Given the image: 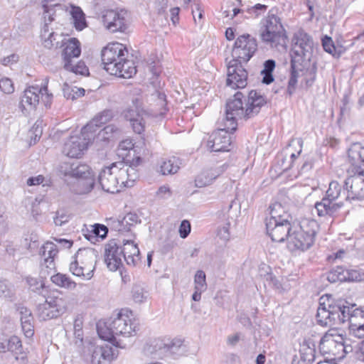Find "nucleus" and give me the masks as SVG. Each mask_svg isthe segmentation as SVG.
Listing matches in <instances>:
<instances>
[{
    "mask_svg": "<svg viewBox=\"0 0 364 364\" xmlns=\"http://www.w3.org/2000/svg\"><path fill=\"white\" fill-rule=\"evenodd\" d=\"M245 97L241 92H237L232 99H229L226 103L225 117L223 122H227L226 127L231 131L237 129L238 119H248L257 115L261 107L266 103L264 97L255 90H251L248 93L245 101V107L243 106L242 99Z\"/></svg>",
    "mask_w": 364,
    "mask_h": 364,
    "instance_id": "nucleus-1",
    "label": "nucleus"
},
{
    "mask_svg": "<svg viewBox=\"0 0 364 364\" xmlns=\"http://www.w3.org/2000/svg\"><path fill=\"white\" fill-rule=\"evenodd\" d=\"M350 162L355 166V175L348 177L344 181L343 193L346 200H361L364 198V178L360 164L364 166V146L360 143L353 144L348 150Z\"/></svg>",
    "mask_w": 364,
    "mask_h": 364,
    "instance_id": "nucleus-2",
    "label": "nucleus"
},
{
    "mask_svg": "<svg viewBox=\"0 0 364 364\" xmlns=\"http://www.w3.org/2000/svg\"><path fill=\"white\" fill-rule=\"evenodd\" d=\"M269 208L270 218L266 221L267 233L272 241L282 242L288 240L293 226L287 218L281 215L282 206L280 203H276Z\"/></svg>",
    "mask_w": 364,
    "mask_h": 364,
    "instance_id": "nucleus-3",
    "label": "nucleus"
},
{
    "mask_svg": "<svg viewBox=\"0 0 364 364\" xmlns=\"http://www.w3.org/2000/svg\"><path fill=\"white\" fill-rule=\"evenodd\" d=\"M314 51L312 38L303 30L296 32L292 38L291 50V67L296 68L298 64L307 63L311 61Z\"/></svg>",
    "mask_w": 364,
    "mask_h": 364,
    "instance_id": "nucleus-4",
    "label": "nucleus"
},
{
    "mask_svg": "<svg viewBox=\"0 0 364 364\" xmlns=\"http://www.w3.org/2000/svg\"><path fill=\"white\" fill-rule=\"evenodd\" d=\"M318 228L315 220L309 221L301 226H293L287 240L289 250L291 252L308 250L314 242Z\"/></svg>",
    "mask_w": 364,
    "mask_h": 364,
    "instance_id": "nucleus-5",
    "label": "nucleus"
},
{
    "mask_svg": "<svg viewBox=\"0 0 364 364\" xmlns=\"http://www.w3.org/2000/svg\"><path fill=\"white\" fill-rule=\"evenodd\" d=\"M97 252L92 248L79 249L70 264L69 270L75 277L90 280L94 274Z\"/></svg>",
    "mask_w": 364,
    "mask_h": 364,
    "instance_id": "nucleus-6",
    "label": "nucleus"
},
{
    "mask_svg": "<svg viewBox=\"0 0 364 364\" xmlns=\"http://www.w3.org/2000/svg\"><path fill=\"white\" fill-rule=\"evenodd\" d=\"M129 314H132V312L127 309H122L109 324V336H102L98 330L100 336L104 340L115 342L117 346L124 348L117 341L116 336L130 337L134 336L137 331L136 324L132 321Z\"/></svg>",
    "mask_w": 364,
    "mask_h": 364,
    "instance_id": "nucleus-7",
    "label": "nucleus"
},
{
    "mask_svg": "<svg viewBox=\"0 0 364 364\" xmlns=\"http://www.w3.org/2000/svg\"><path fill=\"white\" fill-rule=\"evenodd\" d=\"M263 42L278 50H286L287 36L280 21V18L274 15H269L265 20L264 28L260 33Z\"/></svg>",
    "mask_w": 364,
    "mask_h": 364,
    "instance_id": "nucleus-8",
    "label": "nucleus"
},
{
    "mask_svg": "<svg viewBox=\"0 0 364 364\" xmlns=\"http://www.w3.org/2000/svg\"><path fill=\"white\" fill-rule=\"evenodd\" d=\"M62 47H64L62 52L63 68L75 75H88L89 70L84 62L78 61L76 64H74L75 59L81 53L80 42L76 38H70L62 44Z\"/></svg>",
    "mask_w": 364,
    "mask_h": 364,
    "instance_id": "nucleus-9",
    "label": "nucleus"
},
{
    "mask_svg": "<svg viewBox=\"0 0 364 364\" xmlns=\"http://www.w3.org/2000/svg\"><path fill=\"white\" fill-rule=\"evenodd\" d=\"M92 124L84 126L80 134L71 136L64 144L63 153L70 158L80 157L95 138Z\"/></svg>",
    "mask_w": 364,
    "mask_h": 364,
    "instance_id": "nucleus-10",
    "label": "nucleus"
},
{
    "mask_svg": "<svg viewBox=\"0 0 364 364\" xmlns=\"http://www.w3.org/2000/svg\"><path fill=\"white\" fill-rule=\"evenodd\" d=\"M128 55L127 48L122 43H113L108 44L102 50L101 56L104 68L110 75L119 73V66Z\"/></svg>",
    "mask_w": 364,
    "mask_h": 364,
    "instance_id": "nucleus-11",
    "label": "nucleus"
},
{
    "mask_svg": "<svg viewBox=\"0 0 364 364\" xmlns=\"http://www.w3.org/2000/svg\"><path fill=\"white\" fill-rule=\"evenodd\" d=\"M44 297L46 298L44 302L36 306V314L41 320L48 321L56 318L65 312L67 301L60 296L58 292L48 296L44 295Z\"/></svg>",
    "mask_w": 364,
    "mask_h": 364,
    "instance_id": "nucleus-12",
    "label": "nucleus"
},
{
    "mask_svg": "<svg viewBox=\"0 0 364 364\" xmlns=\"http://www.w3.org/2000/svg\"><path fill=\"white\" fill-rule=\"evenodd\" d=\"M121 169L117 161L106 166L100 171L98 181L104 191L115 193L119 192L120 189L123 188L122 181H124V172Z\"/></svg>",
    "mask_w": 364,
    "mask_h": 364,
    "instance_id": "nucleus-13",
    "label": "nucleus"
},
{
    "mask_svg": "<svg viewBox=\"0 0 364 364\" xmlns=\"http://www.w3.org/2000/svg\"><path fill=\"white\" fill-rule=\"evenodd\" d=\"M257 50V43L255 38L250 34H243L237 37L232 50V60L247 63Z\"/></svg>",
    "mask_w": 364,
    "mask_h": 364,
    "instance_id": "nucleus-14",
    "label": "nucleus"
},
{
    "mask_svg": "<svg viewBox=\"0 0 364 364\" xmlns=\"http://www.w3.org/2000/svg\"><path fill=\"white\" fill-rule=\"evenodd\" d=\"M181 343L179 341L167 342L160 338H154L147 342L144 346V353L154 359H163L178 350Z\"/></svg>",
    "mask_w": 364,
    "mask_h": 364,
    "instance_id": "nucleus-15",
    "label": "nucleus"
},
{
    "mask_svg": "<svg viewBox=\"0 0 364 364\" xmlns=\"http://www.w3.org/2000/svg\"><path fill=\"white\" fill-rule=\"evenodd\" d=\"M40 95L43 98L45 105L50 106L52 94L48 93L47 85L39 88L38 86L28 87L23 93L21 100V106L26 110H34L39 104Z\"/></svg>",
    "mask_w": 364,
    "mask_h": 364,
    "instance_id": "nucleus-16",
    "label": "nucleus"
},
{
    "mask_svg": "<svg viewBox=\"0 0 364 364\" xmlns=\"http://www.w3.org/2000/svg\"><path fill=\"white\" fill-rule=\"evenodd\" d=\"M224 127L213 132L207 141V147L211 151H229L232 147V138L230 134L234 131L227 128V122H223Z\"/></svg>",
    "mask_w": 364,
    "mask_h": 364,
    "instance_id": "nucleus-17",
    "label": "nucleus"
},
{
    "mask_svg": "<svg viewBox=\"0 0 364 364\" xmlns=\"http://www.w3.org/2000/svg\"><path fill=\"white\" fill-rule=\"evenodd\" d=\"M44 25L41 33L43 46L48 49L60 48L65 41V38L61 34L53 31L50 32L48 25L54 20L53 14L50 13L53 9H49L47 6H44Z\"/></svg>",
    "mask_w": 364,
    "mask_h": 364,
    "instance_id": "nucleus-18",
    "label": "nucleus"
},
{
    "mask_svg": "<svg viewBox=\"0 0 364 364\" xmlns=\"http://www.w3.org/2000/svg\"><path fill=\"white\" fill-rule=\"evenodd\" d=\"M343 337L335 329L328 331L319 343L320 353L323 355L330 354L340 357L343 348Z\"/></svg>",
    "mask_w": 364,
    "mask_h": 364,
    "instance_id": "nucleus-19",
    "label": "nucleus"
},
{
    "mask_svg": "<svg viewBox=\"0 0 364 364\" xmlns=\"http://www.w3.org/2000/svg\"><path fill=\"white\" fill-rule=\"evenodd\" d=\"M227 75L226 84L232 89L244 88L247 84V71L237 60L228 63Z\"/></svg>",
    "mask_w": 364,
    "mask_h": 364,
    "instance_id": "nucleus-20",
    "label": "nucleus"
},
{
    "mask_svg": "<svg viewBox=\"0 0 364 364\" xmlns=\"http://www.w3.org/2000/svg\"><path fill=\"white\" fill-rule=\"evenodd\" d=\"M127 14L124 10H107L102 17L103 25L112 33L124 32L127 28Z\"/></svg>",
    "mask_w": 364,
    "mask_h": 364,
    "instance_id": "nucleus-21",
    "label": "nucleus"
},
{
    "mask_svg": "<svg viewBox=\"0 0 364 364\" xmlns=\"http://www.w3.org/2000/svg\"><path fill=\"white\" fill-rule=\"evenodd\" d=\"M58 171L60 175L78 179L92 174L90 167L79 161H64L59 164Z\"/></svg>",
    "mask_w": 364,
    "mask_h": 364,
    "instance_id": "nucleus-22",
    "label": "nucleus"
},
{
    "mask_svg": "<svg viewBox=\"0 0 364 364\" xmlns=\"http://www.w3.org/2000/svg\"><path fill=\"white\" fill-rule=\"evenodd\" d=\"M58 171L60 175L78 179L92 174L90 167L79 161H64L59 164Z\"/></svg>",
    "mask_w": 364,
    "mask_h": 364,
    "instance_id": "nucleus-23",
    "label": "nucleus"
},
{
    "mask_svg": "<svg viewBox=\"0 0 364 364\" xmlns=\"http://www.w3.org/2000/svg\"><path fill=\"white\" fill-rule=\"evenodd\" d=\"M123 252L115 240L109 241L105 246V261L111 271L117 270L122 265Z\"/></svg>",
    "mask_w": 364,
    "mask_h": 364,
    "instance_id": "nucleus-24",
    "label": "nucleus"
},
{
    "mask_svg": "<svg viewBox=\"0 0 364 364\" xmlns=\"http://www.w3.org/2000/svg\"><path fill=\"white\" fill-rule=\"evenodd\" d=\"M117 350L109 345L92 346V364H109L117 358Z\"/></svg>",
    "mask_w": 364,
    "mask_h": 364,
    "instance_id": "nucleus-25",
    "label": "nucleus"
},
{
    "mask_svg": "<svg viewBox=\"0 0 364 364\" xmlns=\"http://www.w3.org/2000/svg\"><path fill=\"white\" fill-rule=\"evenodd\" d=\"M343 203H335L334 200L323 197L315 204V209L319 217H333L343 207Z\"/></svg>",
    "mask_w": 364,
    "mask_h": 364,
    "instance_id": "nucleus-26",
    "label": "nucleus"
},
{
    "mask_svg": "<svg viewBox=\"0 0 364 364\" xmlns=\"http://www.w3.org/2000/svg\"><path fill=\"white\" fill-rule=\"evenodd\" d=\"M124 118L130 122L135 133L141 134L144 130V119L137 107H129L123 112Z\"/></svg>",
    "mask_w": 364,
    "mask_h": 364,
    "instance_id": "nucleus-27",
    "label": "nucleus"
},
{
    "mask_svg": "<svg viewBox=\"0 0 364 364\" xmlns=\"http://www.w3.org/2000/svg\"><path fill=\"white\" fill-rule=\"evenodd\" d=\"M123 247H121L123 252V258L129 265L135 266L140 260V252L137 245L132 240L122 241Z\"/></svg>",
    "mask_w": 364,
    "mask_h": 364,
    "instance_id": "nucleus-28",
    "label": "nucleus"
},
{
    "mask_svg": "<svg viewBox=\"0 0 364 364\" xmlns=\"http://www.w3.org/2000/svg\"><path fill=\"white\" fill-rule=\"evenodd\" d=\"M58 252L57 245L52 242H46L40 250V254L44 259L42 265L50 269H55L54 258Z\"/></svg>",
    "mask_w": 364,
    "mask_h": 364,
    "instance_id": "nucleus-29",
    "label": "nucleus"
},
{
    "mask_svg": "<svg viewBox=\"0 0 364 364\" xmlns=\"http://www.w3.org/2000/svg\"><path fill=\"white\" fill-rule=\"evenodd\" d=\"M119 167L122 168L121 171H124V174L122 184L123 187H132L134 181L138 178V173L136 169L132 166H129L122 161H118Z\"/></svg>",
    "mask_w": 364,
    "mask_h": 364,
    "instance_id": "nucleus-30",
    "label": "nucleus"
},
{
    "mask_svg": "<svg viewBox=\"0 0 364 364\" xmlns=\"http://www.w3.org/2000/svg\"><path fill=\"white\" fill-rule=\"evenodd\" d=\"M70 14L71 15L74 27L77 31H82L87 26L85 15L80 7L70 5Z\"/></svg>",
    "mask_w": 364,
    "mask_h": 364,
    "instance_id": "nucleus-31",
    "label": "nucleus"
},
{
    "mask_svg": "<svg viewBox=\"0 0 364 364\" xmlns=\"http://www.w3.org/2000/svg\"><path fill=\"white\" fill-rule=\"evenodd\" d=\"M296 68H299L301 71H305L304 80L307 87H311L314 82L316 77V63L315 61H309V64L301 63L298 64Z\"/></svg>",
    "mask_w": 364,
    "mask_h": 364,
    "instance_id": "nucleus-32",
    "label": "nucleus"
},
{
    "mask_svg": "<svg viewBox=\"0 0 364 364\" xmlns=\"http://www.w3.org/2000/svg\"><path fill=\"white\" fill-rule=\"evenodd\" d=\"M219 173L216 170H205L197 176L195 179L196 187L202 188L209 186L218 176Z\"/></svg>",
    "mask_w": 364,
    "mask_h": 364,
    "instance_id": "nucleus-33",
    "label": "nucleus"
},
{
    "mask_svg": "<svg viewBox=\"0 0 364 364\" xmlns=\"http://www.w3.org/2000/svg\"><path fill=\"white\" fill-rule=\"evenodd\" d=\"M51 282L56 286L68 289H75L77 284L67 274L57 273L50 277Z\"/></svg>",
    "mask_w": 364,
    "mask_h": 364,
    "instance_id": "nucleus-34",
    "label": "nucleus"
},
{
    "mask_svg": "<svg viewBox=\"0 0 364 364\" xmlns=\"http://www.w3.org/2000/svg\"><path fill=\"white\" fill-rule=\"evenodd\" d=\"M94 186L95 178L91 174L77 181L75 191L77 194H87L93 189Z\"/></svg>",
    "mask_w": 364,
    "mask_h": 364,
    "instance_id": "nucleus-35",
    "label": "nucleus"
},
{
    "mask_svg": "<svg viewBox=\"0 0 364 364\" xmlns=\"http://www.w3.org/2000/svg\"><path fill=\"white\" fill-rule=\"evenodd\" d=\"M107 232L108 228L107 226L97 223L92 226L91 232L85 235V237L92 243H95L98 241V238L105 239Z\"/></svg>",
    "mask_w": 364,
    "mask_h": 364,
    "instance_id": "nucleus-36",
    "label": "nucleus"
},
{
    "mask_svg": "<svg viewBox=\"0 0 364 364\" xmlns=\"http://www.w3.org/2000/svg\"><path fill=\"white\" fill-rule=\"evenodd\" d=\"M119 68L120 72L114 75L119 77L130 78L136 73V67L134 65V62L127 58L123 60Z\"/></svg>",
    "mask_w": 364,
    "mask_h": 364,
    "instance_id": "nucleus-37",
    "label": "nucleus"
},
{
    "mask_svg": "<svg viewBox=\"0 0 364 364\" xmlns=\"http://www.w3.org/2000/svg\"><path fill=\"white\" fill-rule=\"evenodd\" d=\"M122 134V129L114 124H110L105 127L98 133V136L105 140L119 138Z\"/></svg>",
    "mask_w": 364,
    "mask_h": 364,
    "instance_id": "nucleus-38",
    "label": "nucleus"
},
{
    "mask_svg": "<svg viewBox=\"0 0 364 364\" xmlns=\"http://www.w3.org/2000/svg\"><path fill=\"white\" fill-rule=\"evenodd\" d=\"M180 161L176 157H172L163 161L161 165V172L163 175L174 174L180 168Z\"/></svg>",
    "mask_w": 364,
    "mask_h": 364,
    "instance_id": "nucleus-39",
    "label": "nucleus"
},
{
    "mask_svg": "<svg viewBox=\"0 0 364 364\" xmlns=\"http://www.w3.org/2000/svg\"><path fill=\"white\" fill-rule=\"evenodd\" d=\"M114 116L113 112L111 109H105L99 113L90 122L92 124V130H95V133L97 131V128L101 124H105L110 121Z\"/></svg>",
    "mask_w": 364,
    "mask_h": 364,
    "instance_id": "nucleus-40",
    "label": "nucleus"
},
{
    "mask_svg": "<svg viewBox=\"0 0 364 364\" xmlns=\"http://www.w3.org/2000/svg\"><path fill=\"white\" fill-rule=\"evenodd\" d=\"M275 61L272 59L267 60L264 63V68L261 71V75H262V82L263 83L269 85L274 81L272 72L275 68Z\"/></svg>",
    "mask_w": 364,
    "mask_h": 364,
    "instance_id": "nucleus-41",
    "label": "nucleus"
},
{
    "mask_svg": "<svg viewBox=\"0 0 364 364\" xmlns=\"http://www.w3.org/2000/svg\"><path fill=\"white\" fill-rule=\"evenodd\" d=\"M0 297L9 301L16 299V291L14 287L6 281L0 280Z\"/></svg>",
    "mask_w": 364,
    "mask_h": 364,
    "instance_id": "nucleus-42",
    "label": "nucleus"
},
{
    "mask_svg": "<svg viewBox=\"0 0 364 364\" xmlns=\"http://www.w3.org/2000/svg\"><path fill=\"white\" fill-rule=\"evenodd\" d=\"M346 269L341 266L331 270L327 274V279L331 283L346 281Z\"/></svg>",
    "mask_w": 364,
    "mask_h": 364,
    "instance_id": "nucleus-43",
    "label": "nucleus"
},
{
    "mask_svg": "<svg viewBox=\"0 0 364 364\" xmlns=\"http://www.w3.org/2000/svg\"><path fill=\"white\" fill-rule=\"evenodd\" d=\"M63 91L64 97L72 100L85 95V90L83 88L70 87L67 82L64 83Z\"/></svg>",
    "mask_w": 364,
    "mask_h": 364,
    "instance_id": "nucleus-44",
    "label": "nucleus"
},
{
    "mask_svg": "<svg viewBox=\"0 0 364 364\" xmlns=\"http://www.w3.org/2000/svg\"><path fill=\"white\" fill-rule=\"evenodd\" d=\"M132 296L136 303H143L148 298L149 294L143 287L134 284L132 289Z\"/></svg>",
    "mask_w": 364,
    "mask_h": 364,
    "instance_id": "nucleus-45",
    "label": "nucleus"
},
{
    "mask_svg": "<svg viewBox=\"0 0 364 364\" xmlns=\"http://www.w3.org/2000/svg\"><path fill=\"white\" fill-rule=\"evenodd\" d=\"M342 187L337 181H331L329 183L328 188L326 192L325 198L336 200L341 195Z\"/></svg>",
    "mask_w": 364,
    "mask_h": 364,
    "instance_id": "nucleus-46",
    "label": "nucleus"
},
{
    "mask_svg": "<svg viewBox=\"0 0 364 364\" xmlns=\"http://www.w3.org/2000/svg\"><path fill=\"white\" fill-rule=\"evenodd\" d=\"M107 225L110 227L111 230L117 232H127L129 230L127 225H125L124 217L120 218H111L107 220Z\"/></svg>",
    "mask_w": 364,
    "mask_h": 364,
    "instance_id": "nucleus-47",
    "label": "nucleus"
},
{
    "mask_svg": "<svg viewBox=\"0 0 364 364\" xmlns=\"http://www.w3.org/2000/svg\"><path fill=\"white\" fill-rule=\"evenodd\" d=\"M83 317L82 315H77L75 318L73 323V329H74V335L75 337L78 341L80 344L82 343L83 341Z\"/></svg>",
    "mask_w": 364,
    "mask_h": 364,
    "instance_id": "nucleus-48",
    "label": "nucleus"
},
{
    "mask_svg": "<svg viewBox=\"0 0 364 364\" xmlns=\"http://www.w3.org/2000/svg\"><path fill=\"white\" fill-rule=\"evenodd\" d=\"M195 287L199 291H205L207 289V284L205 279V274L203 270H198L194 277Z\"/></svg>",
    "mask_w": 364,
    "mask_h": 364,
    "instance_id": "nucleus-49",
    "label": "nucleus"
},
{
    "mask_svg": "<svg viewBox=\"0 0 364 364\" xmlns=\"http://www.w3.org/2000/svg\"><path fill=\"white\" fill-rule=\"evenodd\" d=\"M26 280L29 287V289L32 291L37 292L38 294H43L45 287L41 280L31 277H27Z\"/></svg>",
    "mask_w": 364,
    "mask_h": 364,
    "instance_id": "nucleus-50",
    "label": "nucleus"
},
{
    "mask_svg": "<svg viewBox=\"0 0 364 364\" xmlns=\"http://www.w3.org/2000/svg\"><path fill=\"white\" fill-rule=\"evenodd\" d=\"M291 68V73L290 75V77L288 81V86L287 88V92L291 96L292 95L296 89V85H297V78H298V73L297 70H299V68Z\"/></svg>",
    "mask_w": 364,
    "mask_h": 364,
    "instance_id": "nucleus-51",
    "label": "nucleus"
},
{
    "mask_svg": "<svg viewBox=\"0 0 364 364\" xmlns=\"http://www.w3.org/2000/svg\"><path fill=\"white\" fill-rule=\"evenodd\" d=\"M15 307L16 311H18L21 315L20 320L21 323L33 321V318L30 309L21 304H15Z\"/></svg>",
    "mask_w": 364,
    "mask_h": 364,
    "instance_id": "nucleus-52",
    "label": "nucleus"
},
{
    "mask_svg": "<svg viewBox=\"0 0 364 364\" xmlns=\"http://www.w3.org/2000/svg\"><path fill=\"white\" fill-rule=\"evenodd\" d=\"M9 347L8 351H10L14 354H19L22 353V345L21 341L17 336H11L9 338Z\"/></svg>",
    "mask_w": 364,
    "mask_h": 364,
    "instance_id": "nucleus-53",
    "label": "nucleus"
},
{
    "mask_svg": "<svg viewBox=\"0 0 364 364\" xmlns=\"http://www.w3.org/2000/svg\"><path fill=\"white\" fill-rule=\"evenodd\" d=\"M322 46L326 52L331 54L333 56H340L341 53L336 52V47L331 38L328 37L327 36L323 38Z\"/></svg>",
    "mask_w": 364,
    "mask_h": 364,
    "instance_id": "nucleus-54",
    "label": "nucleus"
},
{
    "mask_svg": "<svg viewBox=\"0 0 364 364\" xmlns=\"http://www.w3.org/2000/svg\"><path fill=\"white\" fill-rule=\"evenodd\" d=\"M0 90L5 94H11L14 91V84L9 78L4 77L0 80Z\"/></svg>",
    "mask_w": 364,
    "mask_h": 364,
    "instance_id": "nucleus-55",
    "label": "nucleus"
},
{
    "mask_svg": "<svg viewBox=\"0 0 364 364\" xmlns=\"http://www.w3.org/2000/svg\"><path fill=\"white\" fill-rule=\"evenodd\" d=\"M172 192L168 186H162L156 191V196L159 199L165 200L169 198Z\"/></svg>",
    "mask_w": 364,
    "mask_h": 364,
    "instance_id": "nucleus-56",
    "label": "nucleus"
},
{
    "mask_svg": "<svg viewBox=\"0 0 364 364\" xmlns=\"http://www.w3.org/2000/svg\"><path fill=\"white\" fill-rule=\"evenodd\" d=\"M291 146H297L299 147V150L296 154L291 153L290 158L291 159L294 160L298 156H299L302 151L303 140L301 138L291 139L289 144V146L290 147Z\"/></svg>",
    "mask_w": 364,
    "mask_h": 364,
    "instance_id": "nucleus-57",
    "label": "nucleus"
},
{
    "mask_svg": "<svg viewBox=\"0 0 364 364\" xmlns=\"http://www.w3.org/2000/svg\"><path fill=\"white\" fill-rule=\"evenodd\" d=\"M124 222L125 225H127L129 229L130 230V228L139 222H140V220L138 217V215L136 213H127L124 217Z\"/></svg>",
    "mask_w": 364,
    "mask_h": 364,
    "instance_id": "nucleus-58",
    "label": "nucleus"
},
{
    "mask_svg": "<svg viewBox=\"0 0 364 364\" xmlns=\"http://www.w3.org/2000/svg\"><path fill=\"white\" fill-rule=\"evenodd\" d=\"M69 216L64 213L63 211H57L55 217L53 218L55 225L62 226L65 223L68 222Z\"/></svg>",
    "mask_w": 364,
    "mask_h": 364,
    "instance_id": "nucleus-59",
    "label": "nucleus"
},
{
    "mask_svg": "<svg viewBox=\"0 0 364 364\" xmlns=\"http://www.w3.org/2000/svg\"><path fill=\"white\" fill-rule=\"evenodd\" d=\"M346 281H361L364 279V274H360L356 270L346 269Z\"/></svg>",
    "mask_w": 364,
    "mask_h": 364,
    "instance_id": "nucleus-60",
    "label": "nucleus"
},
{
    "mask_svg": "<svg viewBox=\"0 0 364 364\" xmlns=\"http://www.w3.org/2000/svg\"><path fill=\"white\" fill-rule=\"evenodd\" d=\"M191 232V224L188 220H184L179 227V234L181 238H186Z\"/></svg>",
    "mask_w": 364,
    "mask_h": 364,
    "instance_id": "nucleus-61",
    "label": "nucleus"
},
{
    "mask_svg": "<svg viewBox=\"0 0 364 364\" xmlns=\"http://www.w3.org/2000/svg\"><path fill=\"white\" fill-rule=\"evenodd\" d=\"M21 326H22V330L23 331L24 334L27 338H31V336H33V335L34 333V330H33V326L32 324V321L24 322V323H21Z\"/></svg>",
    "mask_w": 364,
    "mask_h": 364,
    "instance_id": "nucleus-62",
    "label": "nucleus"
},
{
    "mask_svg": "<svg viewBox=\"0 0 364 364\" xmlns=\"http://www.w3.org/2000/svg\"><path fill=\"white\" fill-rule=\"evenodd\" d=\"M218 237L223 241H228L230 238L228 226L224 225L218 230Z\"/></svg>",
    "mask_w": 364,
    "mask_h": 364,
    "instance_id": "nucleus-63",
    "label": "nucleus"
},
{
    "mask_svg": "<svg viewBox=\"0 0 364 364\" xmlns=\"http://www.w3.org/2000/svg\"><path fill=\"white\" fill-rule=\"evenodd\" d=\"M267 9V6L264 4H257L251 9H249L250 12H253L257 16L262 13H264Z\"/></svg>",
    "mask_w": 364,
    "mask_h": 364,
    "instance_id": "nucleus-64",
    "label": "nucleus"
}]
</instances>
